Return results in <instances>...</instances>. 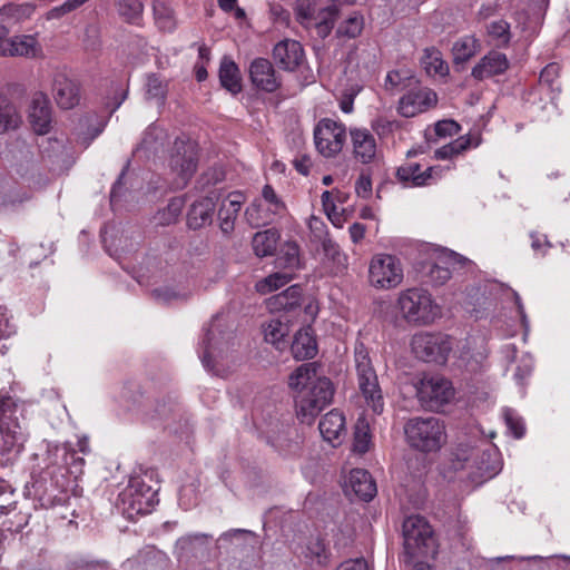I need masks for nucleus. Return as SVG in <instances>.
<instances>
[{"mask_svg":"<svg viewBox=\"0 0 570 570\" xmlns=\"http://www.w3.org/2000/svg\"><path fill=\"white\" fill-rule=\"evenodd\" d=\"M291 351L296 360H308L316 355L317 344L309 326L301 328L295 334Z\"/></svg>","mask_w":570,"mask_h":570,"instance_id":"obj_30","label":"nucleus"},{"mask_svg":"<svg viewBox=\"0 0 570 570\" xmlns=\"http://www.w3.org/2000/svg\"><path fill=\"white\" fill-rule=\"evenodd\" d=\"M197 165L196 142L190 139L177 138L168 159L173 186L177 189L185 188L196 173Z\"/></svg>","mask_w":570,"mask_h":570,"instance_id":"obj_10","label":"nucleus"},{"mask_svg":"<svg viewBox=\"0 0 570 570\" xmlns=\"http://www.w3.org/2000/svg\"><path fill=\"white\" fill-rule=\"evenodd\" d=\"M503 417L508 429L512 432L514 438L520 439L524 435L523 421L511 409H505L503 411Z\"/></svg>","mask_w":570,"mask_h":570,"instance_id":"obj_58","label":"nucleus"},{"mask_svg":"<svg viewBox=\"0 0 570 570\" xmlns=\"http://www.w3.org/2000/svg\"><path fill=\"white\" fill-rule=\"evenodd\" d=\"M403 430L410 448L423 453L436 452L446 443L445 425L435 416L412 417Z\"/></svg>","mask_w":570,"mask_h":570,"instance_id":"obj_5","label":"nucleus"},{"mask_svg":"<svg viewBox=\"0 0 570 570\" xmlns=\"http://www.w3.org/2000/svg\"><path fill=\"white\" fill-rule=\"evenodd\" d=\"M261 207H262V205L258 202H254L245 210V217H246L247 222L254 227L265 225L272 220V218L269 216H267V215L263 216L261 214Z\"/></svg>","mask_w":570,"mask_h":570,"instance_id":"obj_57","label":"nucleus"},{"mask_svg":"<svg viewBox=\"0 0 570 570\" xmlns=\"http://www.w3.org/2000/svg\"><path fill=\"white\" fill-rule=\"evenodd\" d=\"M31 4H6L0 8V24L7 29V36L18 23L31 17L33 13Z\"/></svg>","mask_w":570,"mask_h":570,"instance_id":"obj_31","label":"nucleus"},{"mask_svg":"<svg viewBox=\"0 0 570 570\" xmlns=\"http://www.w3.org/2000/svg\"><path fill=\"white\" fill-rule=\"evenodd\" d=\"M531 247L534 252L546 254V248L550 247L551 244L548 242L544 235L531 234Z\"/></svg>","mask_w":570,"mask_h":570,"instance_id":"obj_64","label":"nucleus"},{"mask_svg":"<svg viewBox=\"0 0 570 570\" xmlns=\"http://www.w3.org/2000/svg\"><path fill=\"white\" fill-rule=\"evenodd\" d=\"M421 65L431 77H445L449 75V65L443 59L442 52L435 47H428L423 50Z\"/></svg>","mask_w":570,"mask_h":570,"instance_id":"obj_32","label":"nucleus"},{"mask_svg":"<svg viewBox=\"0 0 570 570\" xmlns=\"http://www.w3.org/2000/svg\"><path fill=\"white\" fill-rule=\"evenodd\" d=\"M210 538L212 535L207 533H194L179 538L176 542L177 557L195 556L196 547L205 546Z\"/></svg>","mask_w":570,"mask_h":570,"instance_id":"obj_46","label":"nucleus"},{"mask_svg":"<svg viewBox=\"0 0 570 570\" xmlns=\"http://www.w3.org/2000/svg\"><path fill=\"white\" fill-rule=\"evenodd\" d=\"M411 348L424 362L444 364L453 348V340L443 333L420 332L413 335Z\"/></svg>","mask_w":570,"mask_h":570,"instance_id":"obj_13","label":"nucleus"},{"mask_svg":"<svg viewBox=\"0 0 570 570\" xmlns=\"http://www.w3.org/2000/svg\"><path fill=\"white\" fill-rule=\"evenodd\" d=\"M399 308L403 317L416 325H431L442 317V306L432 294L422 288H410L400 294Z\"/></svg>","mask_w":570,"mask_h":570,"instance_id":"obj_8","label":"nucleus"},{"mask_svg":"<svg viewBox=\"0 0 570 570\" xmlns=\"http://www.w3.org/2000/svg\"><path fill=\"white\" fill-rule=\"evenodd\" d=\"M122 512L127 518L148 514L158 503L157 490L148 485L141 476L130 479L129 484L119 495Z\"/></svg>","mask_w":570,"mask_h":570,"instance_id":"obj_12","label":"nucleus"},{"mask_svg":"<svg viewBox=\"0 0 570 570\" xmlns=\"http://www.w3.org/2000/svg\"><path fill=\"white\" fill-rule=\"evenodd\" d=\"M316 363H305L298 366L289 376L288 385L296 391L295 403L297 417L306 424L332 402L334 386L326 376L317 374Z\"/></svg>","mask_w":570,"mask_h":570,"instance_id":"obj_2","label":"nucleus"},{"mask_svg":"<svg viewBox=\"0 0 570 570\" xmlns=\"http://www.w3.org/2000/svg\"><path fill=\"white\" fill-rule=\"evenodd\" d=\"M471 145H473L474 147L479 146L480 138L476 137L474 141H472L469 135H464L436 149L434 151V156L436 159H450L453 156H456L466 150Z\"/></svg>","mask_w":570,"mask_h":570,"instance_id":"obj_44","label":"nucleus"},{"mask_svg":"<svg viewBox=\"0 0 570 570\" xmlns=\"http://www.w3.org/2000/svg\"><path fill=\"white\" fill-rule=\"evenodd\" d=\"M263 198L269 204V210L273 215H279L285 212V204L278 198L271 185H265L262 190Z\"/></svg>","mask_w":570,"mask_h":570,"instance_id":"obj_56","label":"nucleus"},{"mask_svg":"<svg viewBox=\"0 0 570 570\" xmlns=\"http://www.w3.org/2000/svg\"><path fill=\"white\" fill-rule=\"evenodd\" d=\"M441 170L438 167H428L421 170L419 164H409L397 169V177L403 181H411L413 186H423L434 178Z\"/></svg>","mask_w":570,"mask_h":570,"instance_id":"obj_33","label":"nucleus"},{"mask_svg":"<svg viewBox=\"0 0 570 570\" xmlns=\"http://www.w3.org/2000/svg\"><path fill=\"white\" fill-rule=\"evenodd\" d=\"M219 80L222 86L234 95L242 90L239 69L230 59L224 58L222 60Z\"/></svg>","mask_w":570,"mask_h":570,"instance_id":"obj_39","label":"nucleus"},{"mask_svg":"<svg viewBox=\"0 0 570 570\" xmlns=\"http://www.w3.org/2000/svg\"><path fill=\"white\" fill-rule=\"evenodd\" d=\"M154 14L161 29L170 31L175 28L174 12L164 2H156L154 4Z\"/></svg>","mask_w":570,"mask_h":570,"instance_id":"obj_53","label":"nucleus"},{"mask_svg":"<svg viewBox=\"0 0 570 570\" xmlns=\"http://www.w3.org/2000/svg\"><path fill=\"white\" fill-rule=\"evenodd\" d=\"M345 487V492L348 495L354 494L356 498L365 502L371 501L377 492L375 481L364 469H353L350 472Z\"/></svg>","mask_w":570,"mask_h":570,"instance_id":"obj_21","label":"nucleus"},{"mask_svg":"<svg viewBox=\"0 0 570 570\" xmlns=\"http://www.w3.org/2000/svg\"><path fill=\"white\" fill-rule=\"evenodd\" d=\"M371 435L368 424L364 420H358L354 429V438L352 443V452L363 455L370 449Z\"/></svg>","mask_w":570,"mask_h":570,"instance_id":"obj_49","label":"nucleus"},{"mask_svg":"<svg viewBox=\"0 0 570 570\" xmlns=\"http://www.w3.org/2000/svg\"><path fill=\"white\" fill-rule=\"evenodd\" d=\"M368 278L376 288H389L392 282V256L387 254L375 255L370 264Z\"/></svg>","mask_w":570,"mask_h":570,"instance_id":"obj_26","label":"nucleus"},{"mask_svg":"<svg viewBox=\"0 0 570 570\" xmlns=\"http://www.w3.org/2000/svg\"><path fill=\"white\" fill-rule=\"evenodd\" d=\"M168 92V82L155 73L148 75L145 85V97L163 106Z\"/></svg>","mask_w":570,"mask_h":570,"instance_id":"obj_45","label":"nucleus"},{"mask_svg":"<svg viewBox=\"0 0 570 570\" xmlns=\"http://www.w3.org/2000/svg\"><path fill=\"white\" fill-rule=\"evenodd\" d=\"M354 361L358 389L367 404L375 413H382L383 401L379 386L377 375L372 366L367 350L363 343H358L354 351Z\"/></svg>","mask_w":570,"mask_h":570,"instance_id":"obj_11","label":"nucleus"},{"mask_svg":"<svg viewBox=\"0 0 570 570\" xmlns=\"http://www.w3.org/2000/svg\"><path fill=\"white\" fill-rule=\"evenodd\" d=\"M459 131L460 125L452 119L439 120L434 124V135L439 138L451 137Z\"/></svg>","mask_w":570,"mask_h":570,"instance_id":"obj_59","label":"nucleus"},{"mask_svg":"<svg viewBox=\"0 0 570 570\" xmlns=\"http://www.w3.org/2000/svg\"><path fill=\"white\" fill-rule=\"evenodd\" d=\"M21 124V116L17 107L4 96L0 95V134L17 129Z\"/></svg>","mask_w":570,"mask_h":570,"instance_id":"obj_41","label":"nucleus"},{"mask_svg":"<svg viewBox=\"0 0 570 570\" xmlns=\"http://www.w3.org/2000/svg\"><path fill=\"white\" fill-rule=\"evenodd\" d=\"M185 206V200L181 197L171 198L167 206L159 209L154 215V222L158 226H169L175 224L180 216L183 208Z\"/></svg>","mask_w":570,"mask_h":570,"instance_id":"obj_43","label":"nucleus"},{"mask_svg":"<svg viewBox=\"0 0 570 570\" xmlns=\"http://www.w3.org/2000/svg\"><path fill=\"white\" fill-rule=\"evenodd\" d=\"M39 50L38 40L33 35L14 36L0 41L2 57H35Z\"/></svg>","mask_w":570,"mask_h":570,"instance_id":"obj_22","label":"nucleus"},{"mask_svg":"<svg viewBox=\"0 0 570 570\" xmlns=\"http://www.w3.org/2000/svg\"><path fill=\"white\" fill-rule=\"evenodd\" d=\"M487 39L489 45L505 48L511 40L510 23L503 19L493 20L487 24Z\"/></svg>","mask_w":570,"mask_h":570,"instance_id":"obj_37","label":"nucleus"},{"mask_svg":"<svg viewBox=\"0 0 570 570\" xmlns=\"http://www.w3.org/2000/svg\"><path fill=\"white\" fill-rule=\"evenodd\" d=\"M215 195L206 196L193 203L187 213V226L190 229H200L212 224L215 210Z\"/></svg>","mask_w":570,"mask_h":570,"instance_id":"obj_25","label":"nucleus"},{"mask_svg":"<svg viewBox=\"0 0 570 570\" xmlns=\"http://www.w3.org/2000/svg\"><path fill=\"white\" fill-rule=\"evenodd\" d=\"M288 334V327L279 320H271L264 325V337L267 343L281 348V343Z\"/></svg>","mask_w":570,"mask_h":570,"instance_id":"obj_50","label":"nucleus"},{"mask_svg":"<svg viewBox=\"0 0 570 570\" xmlns=\"http://www.w3.org/2000/svg\"><path fill=\"white\" fill-rule=\"evenodd\" d=\"M52 95L57 105L62 109H71L80 101L77 82L63 72H57L52 81Z\"/></svg>","mask_w":570,"mask_h":570,"instance_id":"obj_19","label":"nucleus"},{"mask_svg":"<svg viewBox=\"0 0 570 570\" xmlns=\"http://www.w3.org/2000/svg\"><path fill=\"white\" fill-rule=\"evenodd\" d=\"M337 13L338 7L334 2L318 11L317 16L314 18L316 20L314 29L318 38L325 39L331 33L334 28Z\"/></svg>","mask_w":570,"mask_h":570,"instance_id":"obj_42","label":"nucleus"},{"mask_svg":"<svg viewBox=\"0 0 570 570\" xmlns=\"http://www.w3.org/2000/svg\"><path fill=\"white\" fill-rule=\"evenodd\" d=\"M346 140V128L342 122L330 118L321 119L314 128V142L317 151L324 157H334Z\"/></svg>","mask_w":570,"mask_h":570,"instance_id":"obj_16","label":"nucleus"},{"mask_svg":"<svg viewBox=\"0 0 570 570\" xmlns=\"http://www.w3.org/2000/svg\"><path fill=\"white\" fill-rule=\"evenodd\" d=\"M243 205V196L232 193L223 200L218 210L219 228L225 235H229L235 227L236 217Z\"/></svg>","mask_w":570,"mask_h":570,"instance_id":"obj_29","label":"nucleus"},{"mask_svg":"<svg viewBox=\"0 0 570 570\" xmlns=\"http://www.w3.org/2000/svg\"><path fill=\"white\" fill-rule=\"evenodd\" d=\"M276 265L291 271L299 266V247L295 242L283 244L276 257Z\"/></svg>","mask_w":570,"mask_h":570,"instance_id":"obj_47","label":"nucleus"},{"mask_svg":"<svg viewBox=\"0 0 570 570\" xmlns=\"http://www.w3.org/2000/svg\"><path fill=\"white\" fill-rule=\"evenodd\" d=\"M362 29L363 18L361 16L353 14L338 27L337 33L347 38H355L361 33Z\"/></svg>","mask_w":570,"mask_h":570,"instance_id":"obj_54","label":"nucleus"},{"mask_svg":"<svg viewBox=\"0 0 570 570\" xmlns=\"http://www.w3.org/2000/svg\"><path fill=\"white\" fill-rule=\"evenodd\" d=\"M29 119L33 130L43 135L49 131L51 124V107L47 96L42 92H37L30 105Z\"/></svg>","mask_w":570,"mask_h":570,"instance_id":"obj_23","label":"nucleus"},{"mask_svg":"<svg viewBox=\"0 0 570 570\" xmlns=\"http://www.w3.org/2000/svg\"><path fill=\"white\" fill-rule=\"evenodd\" d=\"M480 49V41L474 36H464L453 43V62L455 65L466 62L473 58Z\"/></svg>","mask_w":570,"mask_h":570,"instance_id":"obj_35","label":"nucleus"},{"mask_svg":"<svg viewBox=\"0 0 570 570\" xmlns=\"http://www.w3.org/2000/svg\"><path fill=\"white\" fill-rule=\"evenodd\" d=\"M318 430L325 441L333 444L341 443V436L345 433V417L337 410L326 413L318 424Z\"/></svg>","mask_w":570,"mask_h":570,"instance_id":"obj_27","label":"nucleus"},{"mask_svg":"<svg viewBox=\"0 0 570 570\" xmlns=\"http://www.w3.org/2000/svg\"><path fill=\"white\" fill-rule=\"evenodd\" d=\"M466 468H475L478 475L483 480L492 479L501 470L497 449L490 445L480 449L459 444L440 465V474L444 480L453 481L455 473Z\"/></svg>","mask_w":570,"mask_h":570,"instance_id":"obj_3","label":"nucleus"},{"mask_svg":"<svg viewBox=\"0 0 570 570\" xmlns=\"http://www.w3.org/2000/svg\"><path fill=\"white\" fill-rule=\"evenodd\" d=\"M399 81L394 80V87L403 83L407 90L399 98L397 112L406 118L425 112L438 104L436 94L426 87H421L412 69L394 72Z\"/></svg>","mask_w":570,"mask_h":570,"instance_id":"obj_7","label":"nucleus"},{"mask_svg":"<svg viewBox=\"0 0 570 570\" xmlns=\"http://www.w3.org/2000/svg\"><path fill=\"white\" fill-rule=\"evenodd\" d=\"M302 553L311 567L322 568L328 562L330 553L327 548L318 538L309 539Z\"/></svg>","mask_w":570,"mask_h":570,"instance_id":"obj_40","label":"nucleus"},{"mask_svg":"<svg viewBox=\"0 0 570 570\" xmlns=\"http://www.w3.org/2000/svg\"><path fill=\"white\" fill-rule=\"evenodd\" d=\"M278 239L279 234L273 228L256 233L252 242L254 253L259 257L273 255Z\"/></svg>","mask_w":570,"mask_h":570,"instance_id":"obj_38","label":"nucleus"},{"mask_svg":"<svg viewBox=\"0 0 570 570\" xmlns=\"http://www.w3.org/2000/svg\"><path fill=\"white\" fill-rule=\"evenodd\" d=\"M151 295L154 299L160 304H170L176 301L186 299L185 294H180L168 286H163L153 289Z\"/></svg>","mask_w":570,"mask_h":570,"instance_id":"obj_55","label":"nucleus"},{"mask_svg":"<svg viewBox=\"0 0 570 570\" xmlns=\"http://www.w3.org/2000/svg\"><path fill=\"white\" fill-rule=\"evenodd\" d=\"M293 278V274L288 272H277L268 275L267 277L258 281L255 285L256 291L259 294H268L273 291L278 289L282 286H285Z\"/></svg>","mask_w":570,"mask_h":570,"instance_id":"obj_48","label":"nucleus"},{"mask_svg":"<svg viewBox=\"0 0 570 570\" xmlns=\"http://www.w3.org/2000/svg\"><path fill=\"white\" fill-rule=\"evenodd\" d=\"M415 389L419 402L430 411H439L454 396L451 382L438 374L423 375L415 384Z\"/></svg>","mask_w":570,"mask_h":570,"instance_id":"obj_14","label":"nucleus"},{"mask_svg":"<svg viewBox=\"0 0 570 570\" xmlns=\"http://www.w3.org/2000/svg\"><path fill=\"white\" fill-rule=\"evenodd\" d=\"M308 227L314 239L318 240L321 245L323 244V239H325V237H330L326 224L321 218L312 216L308 222Z\"/></svg>","mask_w":570,"mask_h":570,"instance_id":"obj_60","label":"nucleus"},{"mask_svg":"<svg viewBox=\"0 0 570 570\" xmlns=\"http://www.w3.org/2000/svg\"><path fill=\"white\" fill-rule=\"evenodd\" d=\"M406 563L413 567L421 558L434 557L438 546L431 525L419 515L406 518L402 525Z\"/></svg>","mask_w":570,"mask_h":570,"instance_id":"obj_6","label":"nucleus"},{"mask_svg":"<svg viewBox=\"0 0 570 570\" xmlns=\"http://www.w3.org/2000/svg\"><path fill=\"white\" fill-rule=\"evenodd\" d=\"M45 466L26 487V495L43 509L67 504L70 491L83 473L85 459L69 444L49 445Z\"/></svg>","mask_w":570,"mask_h":570,"instance_id":"obj_1","label":"nucleus"},{"mask_svg":"<svg viewBox=\"0 0 570 570\" xmlns=\"http://www.w3.org/2000/svg\"><path fill=\"white\" fill-rule=\"evenodd\" d=\"M233 338V332L224 330L222 318L219 316L213 318L200 343L203 365L208 370L214 368V361L228 350Z\"/></svg>","mask_w":570,"mask_h":570,"instance_id":"obj_15","label":"nucleus"},{"mask_svg":"<svg viewBox=\"0 0 570 570\" xmlns=\"http://www.w3.org/2000/svg\"><path fill=\"white\" fill-rule=\"evenodd\" d=\"M463 261L461 255L448 248L421 244L415 248L414 267L423 282L442 286L451 278V266Z\"/></svg>","mask_w":570,"mask_h":570,"instance_id":"obj_4","label":"nucleus"},{"mask_svg":"<svg viewBox=\"0 0 570 570\" xmlns=\"http://www.w3.org/2000/svg\"><path fill=\"white\" fill-rule=\"evenodd\" d=\"M304 57V49L296 40H282L273 49L275 62L286 71L296 70L303 63Z\"/></svg>","mask_w":570,"mask_h":570,"instance_id":"obj_18","label":"nucleus"},{"mask_svg":"<svg viewBox=\"0 0 570 570\" xmlns=\"http://www.w3.org/2000/svg\"><path fill=\"white\" fill-rule=\"evenodd\" d=\"M533 368V361L531 356H525L522 360V364L517 367L514 377L519 384H522L523 380L528 377Z\"/></svg>","mask_w":570,"mask_h":570,"instance_id":"obj_61","label":"nucleus"},{"mask_svg":"<svg viewBox=\"0 0 570 570\" xmlns=\"http://www.w3.org/2000/svg\"><path fill=\"white\" fill-rule=\"evenodd\" d=\"M357 196L367 198L372 191V181L370 176L362 174L355 183Z\"/></svg>","mask_w":570,"mask_h":570,"instance_id":"obj_62","label":"nucleus"},{"mask_svg":"<svg viewBox=\"0 0 570 570\" xmlns=\"http://www.w3.org/2000/svg\"><path fill=\"white\" fill-rule=\"evenodd\" d=\"M117 7L119 14L128 22H135L144 10L140 0H118Z\"/></svg>","mask_w":570,"mask_h":570,"instance_id":"obj_51","label":"nucleus"},{"mask_svg":"<svg viewBox=\"0 0 570 570\" xmlns=\"http://www.w3.org/2000/svg\"><path fill=\"white\" fill-rule=\"evenodd\" d=\"M22 404L11 396L0 397V453L19 452L27 439L20 424Z\"/></svg>","mask_w":570,"mask_h":570,"instance_id":"obj_9","label":"nucleus"},{"mask_svg":"<svg viewBox=\"0 0 570 570\" xmlns=\"http://www.w3.org/2000/svg\"><path fill=\"white\" fill-rule=\"evenodd\" d=\"M336 570H368V564L365 559H350L342 562Z\"/></svg>","mask_w":570,"mask_h":570,"instance_id":"obj_63","label":"nucleus"},{"mask_svg":"<svg viewBox=\"0 0 570 570\" xmlns=\"http://www.w3.org/2000/svg\"><path fill=\"white\" fill-rule=\"evenodd\" d=\"M321 246L324 254V263L330 268V273L332 275L344 274L348 267V258L340 245L331 237H325Z\"/></svg>","mask_w":570,"mask_h":570,"instance_id":"obj_28","label":"nucleus"},{"mask_svg":"<svg viewBox=\"0 0 570 570\" xmlns=\"http://www.w3.org/2000/svg\"><path fill=\"white\" fill-rule=\"evenodd\" d=\"M559 78V66L557 63L547 65L540 73L539 85L540 89L547 90L550 94V107L557 110L556 98L560 92V86L558 82Z\"/></svg>","mask_w":570,"mask_h":570,"instance_id":"obj_36","label":"nucleus"},{"mask_svg":"<svg viewBox=\"0 0 570 570\" xmlns=\"http://www.w3.org/2000/svg\"><path fill=\"white\" fill-rule=\"evenodd\" d=\"M302 288L292 285L282 293L269 298L268 304L272 311L291 312L301 305Z\"/></svg>","mask_w":570,"mask_h":570,"instance_id":"obj_34","label":"nucleus"},{"mask_svg":"<svg viewBox=\"0 0 570 570\" xmlns=\"http://www.w3.org/2000/svg\"><path fill=\"white\" fill-rule=\"evenodd\" d=\"M316 0H296L295 13L301 24L306 27L312 26L314 20Z\"/></svg>","mask_w":570,"mask_h":570,"instance_id":"obj_52","label":"nucleus"},{"mask_svg":"<svg viewBox=\"0 0 570 570\" xmlns=\"http://www.w3.org/2000/svg\"><path fill=\"white\" fill-rule=\"evenodd\" d=\"M509 68V60L504 53L490 51L472 69V77L483 80L492 76L501 75Z\"/></svg>","mask_w":570,"mask_h":570,"instance_id":"obj_24","label":"nucleus"},{"mask_svg":"<svg viewBox=\"0 0 570 570\" xmlns=\"http://www.w3.org/2000/svg\"><path fill=\"white\" fill-rule=\"evenodd\" d=\"M249 78L257 89L266 92H274L282 85V79L273 63L265 58H256L250 62Z\"/></svg>","mask_w":570,"mask_h":570,"instance_id":"obj_17","label":"nucleus"},{"mask_svg":"<svg viewBox=\"0 0 570 570\" xmlns=\"http://www.w3.org/2000/svg\"><path fill=\"white\" fill-rule=\"evenodd\" d=\"M350 137L353 147V155L362 164L374 160L377 153V145L374 136L366 128L351 127Z\"/></svg>","mask_w":570,"mask_h":570,"instance_id":"obj_20","label":"nucleus"}]
</instances>
